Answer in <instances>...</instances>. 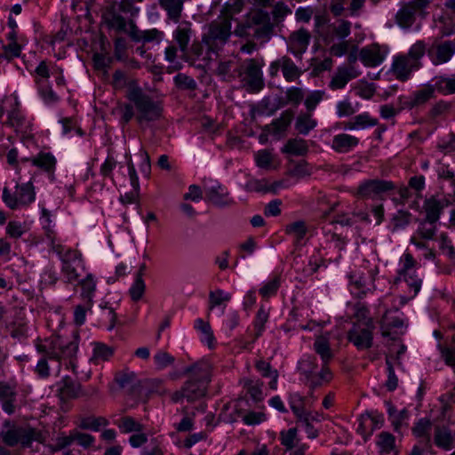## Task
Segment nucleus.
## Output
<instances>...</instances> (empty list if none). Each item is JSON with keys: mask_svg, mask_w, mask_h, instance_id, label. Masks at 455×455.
Instances as JSON below:
<instances>
[{"mask_svg": "<svg viewBox=\"0 0 455 455\" xmlns=\"http://www.w3.org/2000/svg\"><path fill=\"white\" fill-rule=\"evenodd\" d=\"M255 161L259 167L269 169L273 161L272 153L267 149L259 150L255 156Z\"/></svg>", "mask_w": 455, "mask_h": 455, "instance_id": "nucleus-61", "label": "nucleus"}, {"mask_svg": "<svg viewBox=\"0 0 455 455\" xmlns=\"http://www.w3.org/2000/svg\"><path fill=\"white\" fill-rule=\"evenodd\" d=\"M294 117V112L291 109L284 110L279 118L275 119L272 123V126L275 133H278L285 131L291 124Z\"/></svg>", "mask_w": 455, "mask_h": 455, "instance_id": "nucleus-43", "label": "nucleus"}, {"mask_svg": "<svg viewBox=\"0 0 455 455\" xmlns=\"http://www.w3.org/2000/svg\"><path fill=\"white\" fill-rule=\"evenodd\" d=\"M378 269L355 270L348 275L351 287L357 298L362 299L375 290V276Z\"/></svg>", "mask_w": 455, "mask_h": 455, "instance_id": "nucleus-11", "label": "nucleus"}, {"mask_svg": "<svg viewBox=\"0 0 455 455\" xmlns=\"http://www.w3.org/2000/svg\"><path fill=\"white\" fill-rule=\"evenodd\" d=\"M435 443L439 447L449 451L453 447L454 438L449 431L445 429L438 430L435 435Z\"/></svg>", "mask_w": 455, "mask_h": 455, "instance_id": "nucleus-56", "label": "nucleus"}, {"mask_svg": "<svg viewBox=\"0 0 455 455\" xmlns=\"http://www.w3.org/2000/svg\"><path fill=\"white\" fill-rule=\"evenodd\" d=\"M279 71L282 72L283 77L287 83L299 81L304 74V70L288 55H283L269 64V76L271 77L277 76Z\"/></svg>", "mask_w": 455, "mask_h": 455, "instance_id": "nucleus-10", "label": "nucleus"}, {"mask_svg": "<svg viewBox=\"0 0 455 455\" xmlns=\"http://www.w3.org/2000/svg\"><path fill=\"white\" fill-rule=\"evenodd\" d=\"M37 91L43 100L49 105L55 104L60 98L48 84L38 85Z\"/></svg>", "mask_w": 455, "mask_h": 455, "instance_id": "nucleus-55", "label": "nucleus"}, {"mask_svg": "<svg viewBox=\"0 0 455 455\" xmlns=\"http://www.w3.org/2000/svg\"><path fill=\"white\" fill-rule=\"evenodd\" d=\"M351 32V22L339 19L336 22L327 25L322 31L320 36H322L325 44H331L335 39H345L350 35Z\"/></svg>", "mask_w": 455, "mask_h": 455, "instance_id": "nucleus-18", "label": "nucleus"}, {"mask_svg": "<svg viewBox=\"0 0 455 455\" xmlns=\"http://www.w3.org/2000/svg\"><path fill=\"white\" fill-rule=\"evenodd\" d=\"M234 62L232 60L220 61L215 69V75L220 76L223 81L230 82L235 78L231 73Z\"/></svg>", "mask_w": 455, "mask_h": 455, "instance_id": "nucleus-52", "label": "nucleus"}, {"mask_svg": "<svg viewBox=\"0 0 455 455\" xmlns=\"http://www.w3.org/2000/svg\"><path fill=\"white\" fill-rule=\"evenodd\" d=\"M263 62L256 59H249L244 61V81L251 92H259L264 87L261 68Z\"/></svg>", "mask_w": 455, "mask_h": 455, "instance_id": "nucleus-13", "label": "nucleus"}, {"mask_svg": "<svg viewBox=\"0 0 455 455\" xmlns=\"http://www.w3.org/2000/svg\"><path fill=\"white\" fill-rule=\"evenodd\" d=\"M394 188L391 181L382 180H368L361 183L355 196L361 199L380 197L384 193Z\"/></svg>", "mask_w": 455, "mask_h": 455, "instance_id": "nucleus-14", "label": "nucleus"}, {"mask_svg": "<svg viewBox=\"0 0 455 455\" xmlns=\"http://www.w3.org/2000/svg\"><path fill=\"white\" fill-rule=\"evenodd\" d=\"M82 395L80 383L76 382L70 377L62 379L58 388V395L62 401L76 399Z\"/></svg>", "mask_w": 455, "mask_h": 455, "instance_id": "nucleus-22", "label": "nucleus"}, {"mask_svg": "<svg viewBox=\"0 0 455 455\" xmlns=\"http://www.w3.org/2000/svg\"><path fill=\"white\" fill-rule=\"evenodd\" d=\"M308 151V146L305 140L300 138L290 139L282 148L283 153L294 156H305Z\"/></svg>", "mask_w": 455, "mask_h": 455, "instance_id": "nucleus-32", "label": "nucleus"}, {"mask_svg": "<svg viewBox=\"0 0 455 455\" xmlns=\"http://www.w3.org/2000/svg\"><path fill=\"white\" fill-rule=\"evenodd\" d=\"M195 328L204 334L208 347L212 348L214 347L215 339L210 323L208 322H204L201 318H198L195 322Z\"/></svg>", "mask_w": 455, "mask_h": 455, "instance_id": "nucleus-53", "label": "nucleus"}, {"mask_svg": "<svg viewBox=\"0 0 455 455\" xmlns=\"http://www.w3.org/2000/svg\"><path fill=\"white\" fill-rule=\"evenodd\" d=\"M255 367L261 373L262 377L271 378L269 387L271 389H276L278 371L276 370H273L270 363L264 360L257 361Z\"/></svg>", "mask_w": 455, "mask_h": 455, "instance_id": "nucleus-36", "label": "nucleus"}, {"mask_svg": "<svg viewBox=\"0 0 455 455\" xmlns=\"http://www.w3.org/2000/svg\"><path fill=\"white\" fill-rule=\"evenodd\" d=\"M317 125V122L313 118L312 113L300 112L295 120V130L303 135H307L310 131L314 130Z\"/></svg>", "mask_w": 455, "mask_h": 455, "instance_id": "nucleus-30", "label": "nucleus"}, {"mask_svg": "<svg viewBox=\"0 0 455 455\" xmlns=\"http://www.w3.org/2000/svg\"><path fill=\"white\" fill-rule=\"evenodd\" d=\"M291 9L283 2H277L272 8L271 15L274 25L283 22L286 16L291 14Z\"/></svg>", "mask_w": 455, "mask_h": 455, "instance_id": "nucleus-48", "label": "nucleus"}, {"mask_svg": "<svg viewBox=\"0 0 455 455\" xmlns=\"http://www.w3.org/2000/svg\"><path fill=\"white\" fill-rule=\"evenodd\" d=\"M244 0H228L220 11L217 18L227 20L232 25V21L237 22L235 16L240 14L244 8Z\"/></svg>", "mask_w": 455, "mask_h": 455, "instance_id": "nucleus-23", "label": "nucleus"}, {"mask_svg": "<svg viewBox=\"0 0 455 455\" xmlns=\"http://www.w3.org/2000/svg\"><path fill=\"white\" fill-rule=\"evenodd\" d=\"M175 39L180 50L186 51L190 39V28L179 27L175 31Z\"/></svg>", "mask_w": 455, "mask_h": 455, "instance_id": "nucleus-60", "label": "nucleus"}, {"mask_svg": "<svg viewBox=\"0 0 455 455\" xmlns=\"http://www.w3.org/2000/svg\"><path fill=\"white\" fill-rule=\"evenodd\" d=\"M143 0H121L120 2L112 1L103 10L102 18L105 23L110 28L117 31H125L127 20L121 15V12L130 14L133 17L138 14L140 9L135 6L136 4Z\"/></svg>", "mask_w": 455, "mask_h": 455, "instance_id": "nucleus-5", "label": "nucleus"}, {"mask_svg": "<svg viewBox=\"0 0 455 455\" xmlns=\"http://www.w3.org/2000/svg\"><path fill=\"white\" fill-rule=\"evenodd\" d=\"M268 316H269V309L261 306L259 308L257 315H256V318L254 320L255 339H258L259 336H261V334L265 329V324L268 320Z\"/></svg>", "mask_w": 455, "mask_h": 455, "instance_id": "nucleus-45", "label": "nucleus"}, {"mask_svg": "<svg viewBox=\"0 0 455 455\" xmlns=\"http://www.w3.org/2000/svg\"><path fill=\"white\" fill-rule=\"evenodd\" d=\"M116 381L121 388L128 389L129 391H132L139 382L136 374L133 371H127L117 373Z\"/></svg>", "mask_w": 455, "mask_h": 455, "instance_id": "nucleus-39", "label": "nucleus"}, {"mask_svg": "<svg viewBox=\"0 0 455 455\" xmlns=\"http://www.w3.org/2000/svg\"><path fill=\"white\" fill-rule=\"evenodd\" d=\"M378 120L372 118L368 113L357 115L346 124V128L349 130L363 129L366 127L375 126Z\"/></svg>", "mask_w": 455, "mask_h": 455, "instance_id": "nucleus-34", "label": "nucleus"}, {"mask_svg": "<svg viewBox=\"0 0 455 455\" xmlns=\"http://www.w3.org/2000/svg\"><path fill=\"white\" fill-rule=\"evenodd\" d=\"M108 425V419L103 417H89L84 418L81 420L80 427L83 429H92L94 431H98L100 427H106Z\"/></svg>", "mask_w": 455, "mask_h": 455, "instance_id": "nucleus-54", "label": "nucleus"}, {"mask_svg": "<svg viewBox=\"0 0 455 455\" xmlns=\"http://www.w3.org/2000/svg\"><path fill=\"white\" fill-rule=\"evenodd\" d=\"M243 387L255 402H259L263 398L262 386L263 382L259 379H245L243 380Z\"/></svg>", "mask_w": 455, "mask_h": 455, "instance_id": "nucleus-40", "label": "nucleus"}, {"mask_svg": "<svg viewBox=\"0 0 455 455\" xmlns=\"http://www.w3.org/2000/svg\"><path fill=\"white\" fill-rule=\"evenodd\" d=\"M427 7V0H412L403 4L395 14L396 23L403 28H409L415 22L416 16L422 14Z\"/></svg>", "mask_w": 455, "mask_h": 455, "instance_id": "nucleus-12", "label": "nucleus"}, {"mask_svg": "<svg viewBox=\"0 0 455 455\" xmlns=\"http://www.w3.org/2000/svg\"><path fill=\"white\" fill-rule=\"evenodd\" d=\"M211 371L207 362H197L185 369L184 374H189V379L183 385L188 402L196 401L206 395Z\"/></svg>", "mask_w": 455, "mask_h": 455, "instance_id": "nucleus-3", "label": "nucleus"}, {"mask_svg": "<svg viewBox=\"0 0 455 455\" xmlns=\"http://www.w3.org/2000/svg\"><path fill=\"white\" fill-rule=\"evenodd\" d=\"M160 6L167 12L169 19L179 21L183 4L180 0H158Z\"/></svg>", "mask_w": 455, "mask_h": 455, "instance_id": "nucleus-35", "label": "nucleus"}, {"mask_svg": "<svg viewBox=\"0 0 455 455\" xmlns=\"http://www.w3.org/2000/svg\"><path fill=\"white\" fill-rule=\"evenodd\" d=\"M401 261L403 263V267L398 270L399 277L397 278V280H399L401 278V276L403 275L405 279V282L413 290L414 295H416L419 292V291L420 290L421 281L413 279L411 276H410V280H411V282H410L406 278L408 272L410 270H411L414 266L413 257L410 253H406L401 259Z\"/></svg>", "mask_w": 455, "mask_h": 455, "instance_id": "nucleus-28", "label": "nucleus"}, {"mask_svg": "<svg viewBox=\"0 0 455 455\" xmlns=\"http://www.w3.org/2000/svg\"><path fill=\"white\" fill-rule=\"evenodd\" d=\"M359 55L362 62L368 67H376L384 60V54L377 44L363 48Z\"/></svg>", "mask_w": 455, "mask_h": 455, "instance_id": "nucleus-26", "label": "nucleus"}, {"mask_svg": "<svg viewBox=\"0 0 455 455\" xmlns=\"http://www.w3.org/2000/svg\"><path fill=\"white\" fill-rule=\"evenodd\" d=\"M4 426L8 427L2 432L3 443L10 447L20 444L23 448L30 447L33 441L43 442V435L40 431L31 427H11L6 421Z\"/></svg>", "mask_w": 455, "mask_h": 455, "instance_id": "nucleus-7", "label": "nucleus"}, {"mask_svg": "<svg viewBox=\"0 0 455 455\" xmlns=\"http://www.w3.org/2000/svg\"><path fill=\"white\" fill-rule=\"evenodd\" d=\"M284 103L283 105L299 106L303 102L306 92L303 88L298 86L288 87L284 92Z\"/></svg>", "mask_w": 455, "mask_h": 455, "instance_id": "nucleus-37", "label": "nucleus"}, {"mask_svg": "<svg viewBox=\"0 0 455 455\" xmlns=\"http://www.w3.org/2000/svg\"><path fill=\"white\" fill-rule=\"evenodd\" d=\"M378 445L381 449V452L389 453L395 448V437L387 432H382L379 435Z\"/></svg>", "mask_w": 455, "mask_h": 455, "instance_id": "nucleus-57", "label": "nucleus"}, {"mask_svg": "<svg viewBox=\"0 0 455 455\" xmlns=\"http://www.w3.org/2000/svg\"><path fill=\"white\" fill-rule=\"evenodd\" d=\"M33 165L38 166L46 172L53 170L56 160L50 153H41L32 159Z\"/></svg>", "mask_w": 455, "mask_h": 455, "instance_id": "nucleus-46", "label": "nucleus"}, {"mask_svg": "<svg viewBox=\"0 0 455 455\" xmlns=\"http://www.w3.org/2000/svg\"><path fill=\"white\" fill-rule=\"evenodd\" d=\"M114 355V347L103 343H96L93 348V357L95 361H108Z\"/></svg>", "mask_w": 455, "mask_h": 455, "instance_id": "nucleus-51", "label": "nucleus"}, {"mask_svg": "<svg viewBox=\"0 0 455 455\" xmlns=\"http://www.w3.org/2000/svg\"><path fill=\"white\" fill-rule=\"evenodd\" d=\"M17 395L14 383L0 381V403L3 410L9 415L14 413L16 410Z\"/></svg>", "mask_w": 455, "mask_h": 455, "instance_id": "nucleus-19", "label": "nucleus"}, {"mask_svg": "<svg viewBox=\"0 0 455 455\" xmlns=\"http://www.w3.org/2000/svg\"><path fill=\"white\" fill-rule=\"evenodd\" d=\"M115 424L124 434L141 432L145 429L143 424L131 416L121 417Z\"/></svg>", "mask_w": 455, "mask_h": 455, "instance_id": "nucleus-31", "label": "nucleus"}, {"mask_svg": "<svg viewBox=\"0 0 455 455\" xmlns=\"http://www.w3.org/2000/svg\"><path fill=\"white\" fill-rule=\"evenodd\" d=\"M231 299V294L226 292L221 289L211 291L209 292V309L212 310L214 307L228 302Z\"/></svg>", "mask_w": 455, "mask_h": 455, "instance_id": "nucleus-44", "label": "nucleus"}, {"mask_svg": "<svg viewBox=\"0 0 455 455\" xmlns=\"http://www.w3.org/2000/svg\"><path fill=\"white\" fill-rule=\"evenodd\" d=\"M234 35L243 39L267 43L274 35V23L270 14L260 8L250 10L242 20L236 22Z\"/></svg>", "mask_w": 455, "mask_h": 455, "instance_id": "nucleus-1", "label": "nucleus"}, {"mask_svg": "<svg viewBox=\"0 0 455 455\" xmlns=\"http://www.w3.org/2000/svg\"><path fill=\"white\" fill-rule=\"evenodd\" d=\"M404 350L405 347L401 346L395 355H388L386 357L388 375L385 386L388 391H394L398 386V378L395 373V367L400 368L402 366L400 356L404 353Z\"/></svg>", "mask_w": 455, "mask_h": 455, "instance_id": "nucleus-20", "label": "nucleus"}, {"mask_svg": "<svg viewBox=\"0 0 455 455\" xmlns=\"http://www.w3.org/2000/svg\"><path fill=\"white\" fill-rule=\"evenodd\" d=\"M174 82H175V84L180 89H182V90L193 91V90L196 89V81L191 76H188L186 74H183V73H179L174 77Z\"/></svg>", "mask_w": 455, "mask_h": 455, "instance_id": "nucleus-58", "label": "nucleus"}, {"mask_svg": "<svg viewBox=\"0 0 455 455\" xmlns=\"http://www.w3.org/2000/svg\"><path fill=\"white\" fill-rule=\"evenodd\" d=\"M325 92L323 91L316 90L309 92L304 99V105L307 112L312 113L316 106L324 98Z\"/></svg>", "mask_w": 455, "mask_h": 455, "instance_id": "nucleus-49", "label": "nucleus"}, {"mask_svg": "<svg viewBox=\"0 0 455 455\" xmlns=\"http://www.w3.org/2000/svg\"><path fill=\"white\" fill-rule=\"evenodd\" d=\"M297 437V428L292 427L287 431H282L280 434L281 443L288 450H291L295 445Z\"/></svg>", "mask_w": 455, "mask_h": 455, "instance_id": "nucleus-63", "label": "nucleus"}, {"mask_svg": "<svg viewBox=\"0 0 455 455\" xmlns=\"http://www.w3.org/2000/svg\"><path fill=\"white\" fill-rule=\"evenodd\" d=\"M425 50L426 47L424 42L419 41L411 46L407 57L411 59V61H413L414 64H416V66L419 67V60L425 54Z\"/></svg>", "mask_w": 455, "mask_h": 455, "instance_id": "nucleus-64", "label": "nucleus"}, {"mask_svg": "<svg viewBox=\"0 0 455 455\" xmlns=\"http://www.w3.org/2000/svg\"><path fill=\"white\" fill-rule=\"evenodd\" d=\"M356 76L357 74L353 68L339 67L333 75L329 86L331 90L342 89L350 80Z\"/></svg>", "mask_w": 455, "mask_h": 455, "instance_id": "nucleus-25", "label": "nucleus"}, {"mask_svg": "<svg viewBox=\"0 0 455 455\" xmlns=\"http://www.w3.org/2000/svg\"><path fill=\"white\" fill-rule=\"evenodd\" d=\"M206 200L219 207L230 206L235 203L228 189L220 184L206 190Z\"/></svg>", "mask_w": 455, "mask_h": 455, "instance_id": "nucleus-21", "label": "nucleus"}, {"mask_svg": "<svg viewBox=\"0 0 455 455\" xmlns=\"http://www.w3.org/2000/svg\"><path fill=\"white\" fill-rule=\"evenodd\" d=\"M81 286V298L83 301L92 304V298L96 291V283L92 274H87L86 276L79 281Z\"/></svg>", "mask_w": 455, "mask_h": 455, "instance_id": "nucleus-33", "label": "nucleus"}, {"mask_svg": "<svg viewBox=\"0 0 455 455\" xmlns=\"http://www.w3.org/2000/svg\"><path fill=\"white\" fill-rule=\"evenodd\" d=\"M359 143V139L347 133L335 135L332 140L331 148L338 153H347Z\"/></svg>", "mask_w": 455, "mask_h": 455, "instance_id": "nucleus-29", "label": "nucleus"}, {"mask_svg": "<svg viewBox=\"0 0 455 455\" xmlns=\"http://www.w3.org/2000/svg\"><path fill=\"white\" fill-rule=\"evenodd\" d=\"M232 35H234V30H232L230 22L219 18L212 20L203 35V43L206 47V53L203 60H211L212 53L218 54L222 51L230 41Z\"/></svg>", "mask_w": 455, "mask_h": 455, "instance_id": "nucleus-4", "label": "nucleus"}, {"mask_svg": "<svg viewBox=\"0 0 455 455\" xmlns=\"http://www.w3.org/2000/svg\"><path fill=\"white\" fill-rule=\"evenodd\" d=\"M85 267L82 254L76 250H68L61 256V275L68 283L78 281Z\"/></svg>", "mask_w": 455, "mask_h": 455, "instance_id": "nucleus-8", "label": "nucleus"}, {"mask_svg": "<svg viewBox=\"0 0 455 455\" xmlns=\"http://www.w3.org/2000/svg\"><path fill=\"white\" fill-rule=\"evenodd\" d=\"M285 232L287 235H293L297 241L301 240L307 232L305 221L298 220L286 226Z\"/></svg>", "mask_w": 455, "mask_h": 455, "instance_id": "nucleus-50", "label": "nucleus"}, {"mask_svg": "<svg viewBox=\"0 0 455 455\" xmlns=\"http://www.w3.org/2000/svg\"><path fill=\"white\" fill-rule=\"evenodd\" d=\"M12 313L13 315H7V311L0 303V320H4L6 322L8 327L11 329V334L12 337L23 336L26 332L23 308L12 307Z\"/></svg>", "mask_w": 455, "mask_h": 455, "instance_id": "nucleus-17", "label": "nucleus"}, {"mask_svg": "<svg viewBox=\"0 0 455 455\" xmlns=\"http://www.w3.org/2000/svg\"><path fill=\"white\" fill-rule=\"evenodd\" d=\"M454 52L455 45L451 42H446L437 47L436 56L432 59V61L435 65L447 62Z\"/></svg>", "mask_w": 455, "mask_h": 455, "instance_id": "nucleus-38", "label": "nucleus"}, {"mask_svg": "<svg viewBox=\"0 0 455 455\" xmlns=\"http://www.w3.org/2000/svg\"><path fill=\"white\" fill-rule=\"evenodd\" d=\"M146 285L143 281V278L135 277V281L130 289V295L133 301L140 300L144 292H145Z\"/></svg>", "mask_w": 455, "mask_h": 455, "instance_id": "nucleus-62", "label": "nucleus"}, {"mask_svg": "<svg viewBox=\"0 0 455 455\" xmlns=\"http://www.w3.org/2000/svg\"><path fill=\"white\" fill-rule=\"evenodd\" d=\"M127 98L137 110L136 120L139 124L159 120L162 117L163 107L160 101H155L140 87L132 86L127 92Z\"/></svg>", "mask_w": 455, "mask_h": 455, "instance_id": "nucleus-2", "label": "nucleus"}, {"mask_svg": "<svg viewBox=\"0 0 455 455\" xmlns=\"http://www.w3.org/2000/svg\"><path fill=\"white\" fill-rule=\"evenodd\" d=\"M77 348L78 345L76 341L65 342L60 336L56 335H52L45 339L44 342L36 344L37 351L44 354L49 359H54L59 362L63 358H68L73 371L76 367L73 357L76 356Z\"/></svg>", "mask_w": 455, "mask_h": 455, "instance_id": "nucleus-6", "label": "nucleus"}, {"mask_svg": "<svg viewBox=\"0 0 455 455\" xmlns=\"http://www.w3.org/2000/svg\"><path fill=\"white\" fill-rule=\"evenodd\" d=\"M303 398L297 393L291 395V409L293 413L299 419L300 422L305 417V410L302 405Z\"/></svg>", "mask_w": 455, "mask_h": 455, "instance_id": "nucleus-59", "label": "nucleus"}, {"mask_svg": "<svg viewBox=\"0 0 455 455\" xmlns=\"http://www.w3.org/2000/svg\"><path fill=\"white\" fill-rule=\"evenodd\" d=\"M20 180L17 181L15 195H12L7 188L3 190V201L12 210L27 206L35 201L36 194L31 181L20 185Z\"/></svg>", "mask_w": 455, "mask_h": 455, "instance_id": "nucleus-9", "label": "nucleus"}, {"mask_svg": "<svg viewBox=\"0 0 455 455\" xmlns=\"http://www.w3.org/2000/svg\"><path fill=\"white\" fill-rule=\"evenodd\" d=\"M311 37L310 32L305 28L291 32L287 39L288 52L294 57L301 59L307 50Z\"/></svg>", "mask_w": 455, "mask_h": 455, "instance_id": "nucleus-15", "label": "nucleus"}, {"mask_svg": "<svg viewBox=\"0 0 455 455\" xmlns=\"http://www.w3.org/2000/svg\"><path fill=\"white\" fill-rule=\"evenodd\" d=\"M314 349L320 356L323 363L329 364L334 354L331 348L329 333L318 335L314 342Z\"/></svg>", "mask_w": 455, "mask_h": 455, "instance_id": "nucleus-24", "label": "nucleus"}, {"mask_svg": "<svg viewBox=\"0 0 455 455\" xmlns=\"http://www.w3.org/2000/svg\"><path fill=\"white\" fill-rule=\"evenodd\" d=\"M375 326H362L361 323H354L347 332V339L357 349L363 350L371 347Z\"/></svg>", "mask_w": 455, "mask_h": 455, "instance_id": "nucleus-16", "label": "nucleus"}, {"mask_svg": "<svg viewBox=\"0 0 455 455\" xmlns=\"http://www.w3.org/2000/svg\"><path fill=\"white\" fill-rule=\"evenodd\" d=\"M354 317L356 319L354 323H361L362 326H374L373 321L369 315V310L364 304L358 302L354 306Z\"/></svg>", "mask_w": 455, "mask_h": 455, "instance_id": "nucleus-42", "label": "nucleus"}, {"mask_svg": "<svg viewBox=\"0 0 455 455\" xmlns=\"http://www.w3.org/2000/svg\"><path fill=\"white\" fill-rule=\"evenodd\" d=\"M418 68L407 56H400L394 61L392 70L397 79L404 81L411 70Z\"/></svg>", "mask_w": 455, "mask_h": 455, "instance_id": "nucleus-27", "label": "nucleus"}, {"mask_svg": "<svg viewBox=\"0 0 455 455\" xmlns=\"http://www.w3.org/2000/svg\"><path fill=\"white\" fill-rule=\"evenodd\" d=\"M51 72L48 63L42 60L35 69L34 81L36 86L48 84Z\"/></svg>", "mask_w": 455, "mask_h": 455, "instance_id": "nucleus-47", "label": "nucleus"}, {"mask_svg": "<svg viewBox=\"0 0 455 455\" xmlns=\"http://www.w3.org/2000/svg\"><path fill=\"white\" fill-rule=\"evenodd\" d=\"M6 124L14 128L15 131H23L25 128H27L28 123L27 122L20 110L15 107L9 112Z\"/></svg>", "mask_w": 455, "mask_h": 455, "instance_id": "nucleus-41", "label": "nucleus"}]
</instances>
